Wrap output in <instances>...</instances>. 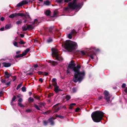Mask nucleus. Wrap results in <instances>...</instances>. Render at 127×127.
Segmentation results:
<instances>
[{"label":"nucleus","instance_id":"42","mask_svg":"<svg viewBox=\"0 0 127 127\" xmlns=\"http://www.w3.org/2000/svg\"><path fill=\"white\" fill-rule=\"evenodd\" d=\"M48 123V122L46 121H44L43 122V124L44 125H47Z\"/></svg>","mask_w":127,"mask_h":127},{"label":"nucleus","instance_id":"63","mask_svg":"<svg viewBox=\"0 0 127 127\" xmlns=\"http://www.w3.org/2000/svg\"><path fill=\"white\" fill-rule=\"evenodd\" d=\"M10 84V82H9L8 83H6L5 84L7 85H8Z\"/></svg>","mask_w":127,"mask_h":127},{"label":"nucleus","instance_id":"56","mask_svg":"<svg viewBox=\"0 0 127 127\" xmlns=\"http://www.w3.org/2000/svg\"><path fill=\"white\" fill-rule=\"evenodd\" d=\"M38 67V65L37 64H35L34 66V67L35 68H36Z\"/></svg>","mask_w":127,"mask_h":127},{"label":"nucleus","instance_id":"32","mask_svg":"<svg viewBox=\"0 0 127 127\" xmlns=\"http://www.w3.org/2000/svg\"><path fill=\"white\" fill-rule=\"evenodd\" d=\"M56 117H59L62 119H63L64 118V117H63V116L61 115H58L57 114L56 115Z\"/></svg>","mask_w":127,"mask_h":127},{"label":"nucleus","instance_id":"29","mask_svg":"<svg viewBox=\"0 0 127 127\" xmlns=\"http://www.w3.org/2000/svg\"><path fill=\"white\" fill-rule=\"evenodd\" d=\"M22 83H21L19 84L17 87L16 89L17 90H18L22 86Z\"/></svg>","mask_w":127,"mask_h":127},{"label":"nucleus","instance_id":"60","mask_svg":"<svg viewBox=\"0 0 127 127\" xmlns=\"http://www.w3.org/2000/svg\"><path fill=\"white\" fill-rule=\"evenodd\" d=\"M53 94L52 93H50L49 95V96H51L53 95Z\"/></svg>","mask_w":127,"mask_h":127},{"label":"nucleus","instance_id":"17","mask_svg":"<svg viewBox=\"0 0 127 127\" xmlns=\"http://www.w3.org/2000/svg\"><path fill=\"white\" fill-rule=\"evenodd\" d=\"M30 50V49L29 48H27L25 51L23 52V55H26L27 53Z\"/></svg>","mask_w":127,"mask_h":127},{"label":"nucleus","instance_id":"58","mask_svg":"<svg viewBox=\"0 0 127 127\" xmlns=\"http://www.w3.org/2000/svg\"><path fill=\"white\" fill-rule=\"evenodd\" d=\"M4 18L3 17H1L0 19V20L1 21H3L4 20Z\"/></svg>","mask_w":127,"mask_h":127},{"label":"nucleus","instance_id":"9","mask_svg":"<svg viewBox=\"0 0 127 127\" xmlns=\"http://www.w3.org/2000/svg\"><path fill=\"white\" fill-rule=\"evenodd\" d=\"M76 32L74 30H73L70 33L68 34V37L69 39H71L72 37V34H75L76 33Z\"/></svg>","mask_w":127,"mask_h":127},{"label":"nucleus","instance_id":"50","mask_svg":"<svg viewBox=\"0 0 127 127\" xmlns=\"http://www.w3.org/2000/svg\"><path fill=\"white\" fill-rule=\"evenodd\" d=\"M48 74V73L47 72H44L43 73V75L45 76H47Z\"/></svg>","mask_w":127,"mask_h":127},{"label":"nucleus","instance_id":"5","mask_svg":"<svg viewBox=\"0 0 127 127\" xmlns=\"http://www.w3.org/2000/svg\"><path fill=\"white\" fill-rule=\"evenodd\" d=\"M52 56L53 57H55L56 59L59 61H62L63 59L60 57L59 55L58 51L55 48H53L52 49Z\"/></svg>","mask_w":127,"mask_h":127},{"label":"nucleus","instance_id":"61","mask_svg":"<svg viewBox=\"0 0 127 127\" xmlns=\"http://www.w3.org/2000/svg\"><path fill=\"white\" fill-rule=\"evenodd\" d=\"M20 35L21 37H23L24 36V35L23 34H20Z\"/></svg>","mask_w":127,"mask_h":127},{"label":"nucleus","instance_id":"6","mask_svg":"<svg viewBox=\"0 0 127 127\" xmlns=\"http://www.w3.org/2000/svg\"><path fill=\"white\" fill-rule=\"evenodd\" d=\"M34 26L33 25L30 24L27 25V24L23 25L22 27L23 31L29 30L30 29H33Z\"/></svg>","mask_w":127,"mask_h":127},{"label":"nucleus","instance_id":"30","mask_svg":"<svg viewBox=\"0 0 127 127\" xmlns=\"http://www.w3.org/2000/svg\"><path fill=\"white\" fill-rule=\"evenodd\" d=\"M70 98V96L68 95H67L66 96L65 98L67 100H69Z\"/></svg>","mask_w":127,"mask_h":127},{"label":"nucleus","instance_id":"25","mask_svg":"<svg viewBox=\"0 0 127 127\" xmlns=\"http://www.w3.org/2000/svg\"><path fill=\"white\" fill-rule=\"evenodd\" d=\"M52 41V39L51 37H49L47 40V42L48 43H50Z\"/></svg>","mask_w":127,"mask_h":127},{"label":"nucleus","instance_id":"47","mask_svg":"<svg viewBox=\"0 0 127 127\" xmlns=\"http://www.w3.org/2000/svg\"><path fill=\"white\" fill-rule=\"evenodd\" d=\"M31 110L30 109H27L26 110V112H31Z\"/></svg>","mask_w":127,"mask_h":127},{"label":"nucleus","instance_id":"26","mask_svg":"<svg viewBox=\"0 0 127 127\" xmlns=\"http://www.w3.org/2000/svg\"><path fill=\"white\" fill-rule=\"evenodd\" d=\"M24 56V55H23V53H22V54H20L18 55H16L15 57L17 58H19L22 57Z\"/></svg>","mask_w":127,"mask_h":127},{"label":"nucleus","instance_id":"40","mask_svg":"<svg viewBox=\"0 0 127 127\" xmlns=\"http://www.w3.org/2000/svg\"><path fill=\"white\" fill-rule=\"evenodd\" d=\"M56 79L55 78H53L52 79V81L53 82V85H54V83L55 82L56 83L55 81H56Z\"/></svg>","mask_w":127,"mask_h":127},{"label":"nucleus","instance_id":"21","mask_svg":"<svg viewBox=\"0 0 127 127\" xmlns=\"http://www.w3.org/2000/svg\"><path fill=\"white\" fill-rule=\"evenodd\" d=\"M51 13V11L50 10H47L45 12V14L47 16L49 15Z\"/></svg>","mask_w":127,"mask_h":127},{"label":"nucleus","instance_id":"12","mask_svg":"<svg viewBox=\"0 0 127 127\" xmlns=\"http://www.w3.org/2000/svg\"><path fill=\"white\" fill-rule=\"evenodd\" d=\"M49 63L51 64L53 66H55L58 64V63L57 62H55L54 61H50Z\"/></svg>","mask_w":127,"mask_h":127},{"label":"nucleus","instance_id":"16","mask_svg":"<svg viewBox=\"0 0 127 127\" xmlns=\"http://www.w3.org/2000/svg\"><path fill=\"white\" fill-rule=\"evenodd\" d=\"M11 74L7 72L6 71L5 72V76L6 78H8L11 75Z\"/></svg>","mask_w":127,"mask_h":127},{"label":"nucleus","instance_id":"62","mask_svg":"<svg viewBox=\"0 0 127 127\" xmlns=\"http://www.w3.org/2000/svg\"><path fill=\"white\" fill-rule=\"evenodd\" d=\"M124 91L126 92V93H127V87L125 88L124 90Z\"/></svg>","mask_w":127,"mask_h":127},{"label":"nucleus","instance_id":"36","mask_svg":"<svg viewBox=\"0 0 127 127\" xmlns=\"http://www.w3.org/2000/svg\"><path fill=\"white\" fill-rule=\"evenodd\" d=\"M22 23V21L21 20L17 21L16 22V24L17 25H19L21 24Z\"/></svg>","mask_w":127,"mask_h":127},{"label":"nucleus","instance_id":"52","mask_svg":"<svg viewBox=\"0 0 127 127\" xmlns=\"http://www.w3.org/2000/svg\"><path fill=\"white\" fill-rule=\"evenodd\" d=\"M15 16H19V13H15Z\"/></svg>","mask_w":127,"mask_h":127},{"label":"nucleus","instance_id":"57","mask_svg":"<svg viewBox=\"0 0 127 127\" xmlns=\"http://www.w3.org/2000/svg\"><path fill=\"white\" fill-rule=\"evenodd\" d=\"M103 97L102 96H99L98 98L99 100H100Z\"/></svg>","mask_w":127,"mask_h":127},{"label":"nucleus","instance_id":"24","mask_svg":"<svg viewBox=\"0 0 127 127\" xmlns=\"http://www.w3.org/2000/svg\"><path fill=\"white\" fill-rule=\"evenodd\" d=\"M16 99V97L15 96H14L12 99V100L11 101V105H13V104H12L13 101L15 100Z\"/></svg>","mask_w":127,"mask_h":127},{"label":"nucleus","instance_id":"18","mask_svg":"<svg viewBox=\"0 0 127 127\" xmlns=\"http://www.w3.org/2000/svg\"><path fill=\"white\" fill-rule=\"evenodd\" d=\"M30 50V49L29 48H27L25 51L23 52V55H26L27 53Z\"/></svg>","mask_w":127,"mask_h":127},{"label":"nucleus","instance_id":"53","mask_svg":"<svg viewBox=\"0 0 127 127\" xmlns=\"http://www.w3.org/2000/svg\"><path fill=\"white\" fill-rule=\"evenodd\" d=\"M39 81L41 83H42L43 82V80L41 78H40L39 79Z\"/></svg>","mask_w":127,"mask_h":127},{"label":"nucleus","instance_id":"55","mask_svg":"<svg viewBox=\"0 0 127 127\" xmlns=\"http://www.w3.org/2000/svg\"><path fill=\"white\" fill-rule=\"evenodd\" d=\"M38 73L39 74H42L43 72L41 71H39L38 72Z\"/></svg>","mask_w":127,"mask_h":127},{"label":"nucleus","instance_id":"43","mask_svg":"<svg viewBox=\"0 0 127 127\" xmlns=\"http://www.w3.org/2000/svg\"><path fill=\"white\" fill-rule=\"evenodd\" d=\"M33 100V99L31 98V97H30L29 99V101H32Z\"/></svg>","mask_w":127,"mask_h":127},{"label":"nucleus","instance_id":"13","mask_svg":"<svg viewBox=\"0 0 127 127\" xmlns=\"http://www.w3.org/2000/svg\"><path fill=\"white\" fill-rule=\"evenodd\" d=\"M3 66L5 67H8L10 66L11 64L9 63H4L3 64Z\"/></svg>","mask_w":127,"mask_h":127},{"label":"nucleus","instance_id":"54","mask_svg":"<svg viewBox=\"0 0 127 127\" xmlns=\"http://www.w3.org/2000/svg\"><path fill=\"white\" fill-rule=\"evenodd\" d=\"M4 27H3L0 29V30L1 31H3L4 30Z\"/></svg>","mask_w":127,"mask_h":127},{"label":"nucleus","instance_id":"34","mask_svg":"<svg viewBox=\"0 0 127 127\" xmlns=\"http://www.w3.org/2000/svg\"><path fill=\"white\" fill-rule=\"evenodd\" d=\"M14 45L17 47H18V43L16 42H14L13 43Z\"/></svg>","mask_w":127,"mask_h":127},{"label":"nucleus","instance_id":"3","mask_svg":"<svg viewBox=\"0 0 127 127\" xmlns=\"http://www.w3.org/2000/svg\"><path fill=\"white\" fill-rule=\"evenodd\" d=\"M64 47L66 49L70 51H72L76 49L77 45V43L75 42L69 40L65 42Z\"/></svg>","mask_w":127,"mask_h":127},{"label":"nucleus","instance_id":"41","mask_svg":"<svg viewBox=\"0 0 127 127\" xmlns=\"http://www.w3.org/2000/svg\"><path fill=\"white\" fill-rule=\"evenodd\" d=\"M58 13V12L57 11H54V16H55L57 15Z\"/></svg>","mask_w":127,"mask_h":127},{"label":"nucleus","instance_id":"2","mask_svg":"<svg viewBox=\"0 0 127 127\" xmlns=\"http://www.w3.org/2000/svg\"><path fill=\"white\" fill-rule=\"evenodd\" d=\"M104 114L101 111H97L92 113L91 114V117L94 122H98L102 119Z\"/></svg>","mask_w":127,"mask_h":127},{"label":"nucleus","instance_id":"38","mask_svg":"<svg viewBox=\"0 0 127 127\" xmlns=\"http://www.w3.org/2000/svg\"><path fill=\"white\" fill-rule=\"evenodd\" d=\"M1 81L2 83H6V81L5 79H2L1 80Z\"/></svg>","mask_w":127,"mask_h":127},{"label":"nucleus","instance_id":"48","mask_svg":"<svg viewBox=\"0 0 127 127\" xmlns=\"http://www.w3.org/2000/svg\"><path fill=\"white\" fill-rule=\"evenodd\" d=\"M69 9V8L68 7H65L64 8V10L65 11H68Z\"/></svg>","mask_w":127,"mask_h":127},{"label":"nucleus","instance_id":"8","mask_svg":"<svg viewBox=\"0 0 127 127\" xmlns=\"http://www.w3.org/2000/svg\"><path fill=\"white\" fill-rule=\"evenodd\" d=\"M28 2L26 0H23L20 2L16 6L17 7H20L22 6L24 4H27Z\"/></svg>","mask_w":127,"mask_h":127},{"label":"nucleus","instance_id":"14","mask_svg":"<svg viewBox=\"0 0 127 127\" xmlns=\"http://www.w3.org/2000/svg\"><path fill=\"white\" fill-rule=\"evenodd\" d=\"M53 118H51L48 119V121L50 123L51 125H53L54 124V123L53 121V119H55Z\"/></svg>","mask_w":127,"mask_h":127},{"label":"nucleus","instance_id":"15","mask_svg":"<svg viewBox=\"0 0 127 127\" xmlns=\"http://www.w3.org/2000/svg\"><path fill=\"white\" fill-rule=\"evenodd\" d=\"M53 118H51L48 119V121L50 123L51 125H53L54 124V123L53 121V119H55Z\"/></svg>","mask_w":127,"mask_h":127},{"label":"nucleus","instance_id":"28","mask_svg":"<svg viewBox=\"0 0 127 127\" xmlns=\"http://www.w3.org/2000/svg\"><path fill=\"white\" fill-rule=\"evenodd\" d=\"M15 17V13L12 14L9 16V17L11 18H13Z\"/></svg>","mask_w":127,"mask_h":127},{"label":"nucleus","instance_id":"7","mask_svg":"<svg viewBox=\"0 0 127 127\" xmlns=\"http://www.w3.org/2000/svg\"><path fill=\"white\" fill-rule=\"evenodd\" d=\"M104 98L108 103H109L110 102V98L112 95L109 94L108 91H104Z\"/></svg>","mask_w":127,"mask_h":127},{"label":"nucleus","instance_id":"19","mask_svg":"<svg viewBox=\"0 0 127 127\" xmlns=\"http://www.w3.org/2000/svg\"><path fill=\"white\" fill-rule=\"evenodd\" d=\"M91 54H90V57L92 59H94V55H95V54L94 53V52L93 51H91Z\"/></svg>","mask_w":127,"mask_h":127},{"label":"nucleus","instance_id":"23","mask_svg":"<svg viewBox=\"0 0 127 127\" xmlns=\"http://www.w3.org/2000/svg\"><path fill=\"white\" fill-rule=\"evenodd\" d=\"M76 105V104L75 103H71L70 105V107H69V109H72V106H74Z\"/></svg>","mask_w":127,"mask_h":127},{"label":"nucleus","instance_id":"46","mask_svg":"<svg viewBox=\"0 0 127 127\" xmlns=\"http://www.w3.org/2000/svg\"><path fill=\"white\" fill-rule=\"evenodd\" d=\"M23 101L22 99L21 98H20L18 100V101L20 103V102H22Z\"/></svg>","mask_w":127,"mask_h":127},{"label":"nucleus","instance_id":"10","mask_svg":"<svg viewBox=\"0 0 127 127\" xmlns=\"http://www.w3.org/2000/svg\"><path fill=\"white\" fill-rule=\"evenodd\" d=\"M54 87V91L56 93L60 91V90L59 89V87L57 85V83H54L53 85Z\"/></svg>","mask_w":127,"mask_h":127},{"label":"nucleus","instance_id":"35","mask_svg":"<svg viewBox=\"0 0 127 127\" xmlns=\"http://www.w3.org/2000/svg\"><path fill=\"white\" fill-rule=\"evenodd\" d=\"M18 105L20 107H24V106L23 105L22 103H20L18 102Z\"/></svg>","mask_w":127,"mask_h":127},{"label":"nucleus","instance_id":"20","mask_svg":"<svg viewBox=\"0 0 127 127\" xmlns=\"http://www.w3.org/2000/svg\"><path fill=\"white\" fill-rule=\"evenodd\" d=\"M50 1H49L48 0H47L45 1L44 2V4L46 5H50Z\"/></svg>","mask_w":127,"mask_h":127},{"label":"nucleus","instance_id":"11","mask_svg":"<svg viewBox=\"0 0 127 127\" xmlns=\"http://www.w3.org/2000/svg\"><path fill=\"white\" fill-rule=\"evenodd\" d=\"M57 105L54 106L53 108V109L54 110V112H57L60 109V108L57 106Z\"/></svg>","mask_w":127,"mask_h":127},{"label":"nucleus","instance_id":"44","mask_svg":"<svg viewBox=\"0 0 127 127\" xmlns=\"http://www.w3.org/2000/svg\"><path fill=\"white\" fill-rule=\"evenodd\" d=\"M72 90L73 92H75L77 90L75 88H73Z\"/></svg>","mask_w":127,"mask_h":127},{"label":"nucleus","instance_id":"51","mask_svg":"<svg viewBox=\"0 0 127 127\" xmlns=\"http://www.w3.org/2000/svg\"><path fill=\"white\" fill-rule=\"evenodd\" d=\"M37 22V19H35L34 20V22L33 23H34V24H35V23H36V24H37V23H36V22Z\"/></svg>","mask_w":127,"mask_h":127},{"label":"nucleus","instance_id":"1","mask_svg":"<svg viewBox=\"0 0 127 127\" xmlns=\"http://www.w3.org/2000/svg\"><path fill=\"white\" fill-rule=\"evenodd\" d=\"M75 64L73 61H71L69 64L67 69V73H70L71 70L75 72L73 81L76 83L78 81L79 82L83 79L85 75V72L84 71H79V69L81 68V66L78 65L75 67Z\"/></svg>","mask_w":127,"mask_h":127},{"label":"nucleus","instance_id":"33","mask_svg":"<svg viewBox=\"0 0 127 127\" xmlns=\"http://www.w3.org/2000/svg\"><path fill=\"white\" fill-rule=\"evenodd\" d=\"M34 107L37 109L40 110V109L38 106L34 104Z\"/></svg>","mask_w":127,"mask_h":127},{"label":"nucleus","instance_id":"49","mask_svg":"<svg viewBox=\"0 0 127 127\" xmlns=\"http://www.w3.org/2000/svg\"><path fill=\"white\" fill-rule=\"evenodd\" d=\"M126 84L125 83H123L122 85V88H124L126 86Z\"/></svg>","mask_w":127,"mask_h":127},{"label":"nucleus","instance_id":"31","mask_svg":"<svg viewBox=\"0 0 127 127\" xmlns=\"http://www.w3.org/2000/svg\"><path fill=\"white\" fill-rule=\"evenodd\" d=\"M19 16H24L25 18H26V15L25 14L22 13H19Z\"/></svg>","mask_w":127,"mask_h":127},{"label":"nucleus","instance_id":"59","mask_svg":"<svg viewBox=\"0 0 127 127\" xmlns=\"http://www.w3.org/2000/svg\"><path fill=\"white\" fill-rule=\"evenodd\" d=\"M91 49H94L95 50H96V51H98L99 50L98 49L96 50L95 48H91Z\"/></svg>","mask_w":127,"mask_h":127},{"label":"nucleus","instance_id":"37","mask_svg":"<svg viewBox=\"0 0 127 127\" xmlns=\"http://www.w3.org/2000/svg\"><path fill=\"white\" fill-rule=\"evenodd\" d=\"M22 91L23 92H25L26 91V88L25 87H23L22 88Z\"/></svg>","mask_w":127,"mask_h":127},{"label":"nucleus","instance_id":"45","mask_svg":"<svg viewBox=\"0 0 127 127\" xmlns=\"http://www.w3.org/2000/svg\"><path fill=\"white\" fill-rule=\"evenodd\" d=\"M80 110V109L79 108H77L75 110V111L76 112H77L79 111Z\"/></svg>","mask_w":127,"mask_h":127},{"label":"nucleus","instance_id":"4","mask_svg":"<svg viewBox=\"0 0 127 127\" xmlns=\"http://www.w3.org/2000/svg\"><path fill=\"white\" fill-rule=\"evenodd\" d=\"M77 0H73L72 2H70L68 4V6L70 8L74 9H80L82 5L81 4H77Z\"/></svg>","mask_w":127,"mask_h":127},{"label":"nucleus","instance_id":"22","mask_svg":"<svg viewBox=\"0 0 127 127\" xmlns=\"http://www.w3.org/2000/svg\"><path fill=\"white\" fill-rule=\"evenodd\" d=\"M11 27V25L10 24H8L6 25L5 27V28L6 29H9Z\"/></svg>","mask_w":127,"mask_h":127},{"label":"nucleus","instance_id":"39","mask_svg":"<svg viewBox=\"0 0 127 127\" xmlns=\"http://www.w3.org/2000/svg\"><path fill=\"white\" fill-rule=\"evenodd\" d=\"M19 43L21 44H23L26 43V42H23L22 41H20Z\"/></svg>","mask_w":127,"mask_h":127},{"label":"nucleus","instance_id":"27","mask_svg":"<svg viewBox=\"0 0 127 127\" xmlns=\"http://www.w3.org/2000/svg\"><path fill=\"white\" fill-rule=\"evenodd\" d=\"M86 52L84 51H81L80 52V54L82 55H85Z\"/></svg>","mask_w":127,"mask_h":127},{"label":"nucleus","instance_id":"64","mask_svg":"<svg viewBox=\"0 0 127 127\" xmlns=\"http://www.w3.org/2000/svg\"><path fill=\"white\" fill-rule=\"evenodd\" d=\"M20 52H21L20 51H18L16 52V53L17 54H19V53Z\"/></svg>","mask_w":127,"mask_h":127}]
</instances>
